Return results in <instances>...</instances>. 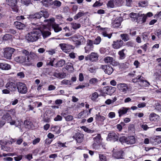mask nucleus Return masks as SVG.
<instances>
[{"label": "nucleus", "instance_id": "f257e3e1", "mask_svg": "<svg viewBox=\"0 0 161 161\" xmlns=\"http://www.w3.org/2000/svg\"><path fill=\"white\" fill-rule=\"evenodd\" d=\"M31 26L33 30L27 34L26 38L28 41L34 42L37 40L41 36V31L39 29L40 27L37 24L31 23Z\"/></svg>", "mask_w": 161, "mask_h": 161}, {"label": "nucleus", "instance_id": "f03ea898", "mask_svg": "<svg viewBox=\"0 0 161 161\" xmlns=\"http://www.w3.org/2000/svg\"><path fill=\"white\" fill-rule=\"evenodd\" d=\"M14 59L17 62L20 64L25 63L26 64L29 66L33 64V60L30 59L29 56L27 57V59H26V58L24 56H19L15 57Z\"/></svg>", "mask_w": 161, "mask_h": 161}, {"label": "nucleus", "instance_id": "7ed1b4c3", "mask_svg": "<svg viewBox=\"0 0 161 161\" xmlns=\"http://www.w3.org/2000/svg\"><path fill=\"white\" fill-rule=\"evenodd\" d=\"M42 16L45 18H48L49 16L48 13L45 10H43L38 13L30 15L28 17L29 19H38L41 18Z\"/></svg>", "mask_w": 161, "mask_h": 161}, {"label": "nucleus", "instance_id": "20e7f679", "mask_svg": "<svg viewBox=\"0 0 161 161\" xmlns=\"http://www.w3.org/2000/svg\"><path fill=\"white\" fill-rule=\"evenodd\" d=\"M17 89L18 92L21 94H25L27 92L26 85L22 82H19L17 83Z\"/></svg>", "mask_w": 161, "mask_h": 161}, {"label": "nucleus", "instance_id": "39448f33", "mask_svg": "<svg viewBox=\"0 0 161 161\" xmlns=\"http://www.w3.org/2000/svg\"><path fill=\"white\" fill-rule=\"evenodd\" d=\"M14 49L11 47H6L4 49L3 55L5 58L8 59H11L12 55L14 52Z\"/></svg>", "mask_w": 161, "mask_h": 161}, {"label": "nucleus", "instance_id": "423d86ee", "mask_svg": "<svg viewBox=\"0 0 161 161\" xmlns=\"http://www.w3.org/2000/svg\"><path fill=\"white\" fill-rule=\"evenodd\" d=\"M99 55L97 53L92 52L90 54L88 55L85 57L86 60H90L92 62H96L98 60Z\"/></svg>", "mask_w": 161, "mask_h": 161}, {"label": "nucleus", "instance_id": "0eeeda50", "mask_svg": "<svg viewBox=\"0 0 161 161\" xmlns=\"http://www.w3.org/2000/svg\"><path fill=\"white\" fill-rule=\"evenodd\" d=\"M6 2L8 5L11 7L14 11L18 12V8L17 4V0H6Z\"/></svg>", "mask_w": 161, "mask_h": 161}, {"label": "nucleus", "instance_id": "6e6552de", "mask_svg": "<svg viewBox=\"0 0 161 161\" xmlns=\"http://www.w3.org/2000/svg\"><path fill=\"white\" fill-rule=\"evenodd\" d=\"M119 91L123 94L126 93L129 90L127 84L124 83H120L117 85V86Z\"/></svg>", "mask_w": 161, "mask_h": 161}, {"label": "nucleus", "instance_id": "1a4fd4ad", "mask_svg": "<svg viewBox=\"0 0 161 161\" xmlns=\"http://www.w3.org/2000/svg\"><path fill=\"white\" fill-rule=\"evenodd\" d=\"M59 46L61 49L65 53H67L70 51L71 49L74 48V46L67 44L61 43Z\"/></svg>", "mask_w": 161, "mask_h": 161}, {"label": "nucleus", "instance_id": "9d476101", "mask_svg": "<svg viewBox=\"0 0 161 161\" xmlns=\"http://www.w3.org/2000/svg\"><path fill=\"white\" fill-rule=\"evenodd\" d=\"M2 119L8 123H9L11 125H16V122L15 121L12 120V118L9 114L7 113L4 114L2 117Z\"/></svg>", "mask_w": 161, "mask_h": 161}, {"label": "nucleus", "instance_id": "9b49d317", "mask_svg": "<svg viewBox=\"0 0 161 161\" xmlns=\"http://www.w3.org/2000/svg\"><path fill=\"white\" fill-rule=\"evenodd\" d=\"M114 87L108 86L104 87L103 89V92L108 95H111L115 91Z\"/></svg>", "mask_w": 161, "mask_h": 161}, {"label": "nucleus", "instance_id": "f8f14e48", "mask_svg": "<svg viewBox=\"0 0 161 161\" xmlns=\"http://www.w3.org/2000/svg\"><path fill=\"white\" fill-rule=\"evenodd\" d=\"M118 134L112 132L109 133L107 138V140L108 141H112L115 142L118 140L119 137Z\"/></svg>", "mask_w": 161, "mask_h": 161}, {"label": "nucleus", "instance_id": "ddd939ff", "mask_svg": "<svg viewBox=\"0 0 161 161\" xmlns=\"http://www.w3.org/2000/svg\"><path fill=\"white\" fill-rule=\"evenodd\" d=\"M5 87L11 92H14L16 91L17 84L14 82H9L6 84Z\"/></svg>", "mask_w": 161, "mask_h": 161}, {"label": "nucleus", "instance_id": "4468645a", "mask_svg": "<svg viewBox=\"0 0 161 161\" xmlns=\"http://www.w3.org/2000/svg\"><path fill=\"white\" fill-rule=\"evenodd\" d=\"M83 134L77 132L73 136V138L76 141V142L78 143H81L84 140Z\"/></svg>", "mask_w": 161, "mask_h": 161}, {"label": "nucleus", "instance_id": "2eb2a0df", "mask_svg": "<svg viewBox=\"0 0 161 161\" xmlns=\"http://www.w3.org/2000/svg\"><path fill=\"white\" fill-rule=\"evenodd\" d=\"M100 68H102L104 72L108 75L111 74L113 71V69L111 66L109 65H101Z\"/></svg>", "mask_w": 161, "mask_h": 161}, {"label": "nucleus", "instance_id": "dca6fc26", "mask_svg": "<svg viewBox=\"0 0 161 161\" xmlns=\"http://www.w3.org/2000/svg\"><path fill=\"white\" fill-rule=\"evenodd\" d=\"M123 44V42L122 40H118L113 42L112 46L114 48L118 49L121 47Z\"/></svg>", "mask_w": 161, "mask_h": 161}, {"label": "nucleus", "instance_id": "f3484780", "mask_svg": "<svg viewBox=\"0 0 161 161\" xmlns=\"http://www.w3.org/2000/svg\"><path fill=\"white\" fill-rule=\"evenodd\" d=\"M122 21V18L120 17L117 18L112 23L113 27L117 28L119 26Z\"/></svg>", "mask_w": 161, "mask_h": 161}, {"label": "nucleus", "instance_id": "a211bd4d", "mask_svg": "<svg viewBox=\"0 0 161 161\" xmlns=\"http://www.w3.org/2000/svg\"><path fill=\"white\" fill-rule=\"evenodd\" d=\"M139 15V14H138ZM147 19V16L144 14H142L140 15H138L136 19V21L138 23H142L146 22Z\"/></svg>", "mask_w": 161, "mask_h": 161}, {"label": "nucleus", "instance_id": "6ab92c4d", "mask_svg": "<svg viewBox=\"0 0 161 161\" xmlns=\"http://www.w3.org/2000/svg\"><path fill=\"white\" fill-rule=\"evenodd\" d=\"M98 29L99 30L104 31L102 33L103 36L104 37H107L108 38H110L111 37L112 34L111 33L108 34L107 31H106L107 28H103L100 27V26L98 27Z\"/></svg>", "mask_w": 161, "mask_h": 161}, {"label": "nucleus", "instance_id": "aec40b11", "mask_svg": "<svg viewBox=\"0 0 161 161\" xmlns=\"http://www.w3.org/2000/svg\"><path fill=\"white\" fill-rule=\"evenodd\" d=\"M130 108H128L123 107L120 108L118 110V113L119 117L121 116L122 115L126 114L127 111L130 110Z\"/></svg>", "mask_w": 161, "mask_h": 161}, {"label": "nucleus", "instance_id": "412c9836", "mask_svg": "<svg viewBox=\"0 0 161 161\" xmlns=\"http://www.w3.org/2000/svg\"><path fill=\"white\" fill-rule=\"evenodd\" d=\"M126 142L127 144H133L136 143V139L134 136H129L127 137V141Z\"/></svg>", "mask_w": 161, "mask_h": 161}, {"label": "nucleus", "instance_id": "4be33fe9", "mask_svg": "<svg viewBox=\"0 0 161 161\" xmlns=\"http://www.w3.org/2000/svg\"><path fill=\"white\" fill-rule=\"evenodd\" d=\"M60 127L58 125H53L51 127L52 131L54 132L57 134H59L61 133Z\"/></svg>", "mask_w": 161, "mask_h": 161}, {"label": "nucleus", "instance_id": "5701e85b", "mask_svg": "<svg viewBox=\"0 0 161 161\" xmlns=\"http://www.w3.org/2000/svg\"><path fill=\"white\" fill-rule=\"evenodd\" d=\"M105 117L100 115L99 113L96 115L95 119L98 122L102 123L105 119Z\"/></svg>", "mask_w": 161, "mask_h": 161}, {"label": "nucleus", "instance_id": "b1692460", "mask_svg": "<svg viewBox=\"0 0 161 161\" xmlns=\"http://www.w3.org/2000/svg\"><path fill=\"white\" fill-rule=\"evenodd\" d=\"M159 117V115L154 113H151L149 115V119L151 121H155Z\"/></svg>", "mask_w": 161, "mask_h": 161}, {"label": "nucleus", "instance_id": "393cba45", "mask_svg": "<svg viewBox=\"0 0 161 161\" xmlns=\"http://www.w3.org/2000/svg\"><path fill=\"white\" fill-rule=\"evenodd\" d=\"M123 153V151L120 150L114 153H113V156L114 158L117 159L122 158Z\"/></svg>", "mask_w": 161, "mask_h": 161}, {"label": "nucleus", "instance_id": "a878e982", "mask_svg": "<svg viewBox=\"0 0 161 161\" xmlns=\"http://www.w3.org/2000/svg\"><path fill=\"white\" fill-rule=\"evenodd\" d=\"M52 27L54 31L55 32H58L62 30V28L59 26V25L55 23H53L52 25Z\"/></svg>", "mask_w": 161, "mask_h": 161}, {"label": "nucleus", "instance_id": "bb28decb", "mask_svg": "<svg viewBox=\"0 0 161 161\" xmlns=\"http://www.w3.org/2000/svg\"><path fill=\"white\" fill-rule=\"evenodd\" d=\"M142 78H143V77H142L139 84L142 87L148 86L150 85L149 83L146 80H144L142 79Z\"/></svg>", "mask_w": 161, "mask_h": 161}, {"label": "nucleus", "instance_id": "cd10ccee", "mask_svg": "<svg viewBox=\"0 0 161 161\" xmlns=\"http://www.w3.org/2000/svg\"><path fill=\"white\" fill-rule=\"evenodd\" d=\"M66 113L63 112L62 115L65 119V120L67 121H69L72 120L73 119V117L71 115H67Z\"/></svg>", "mask_w": 161, "mask_h": 161}, {"label": "nucleus", "instance_id": "c85d7f7f", "mask_svg": "<svg viewBox=\"0 0 161 161\" xmlns=\"http://www.w3.org/2000/svg\"><path fill=\"white\" fill-rule=\"evenodd\" d=\"M11 68L10 65L8 64L0 63V69L2 70H8Z\"/></svg>", "mask_w": 161, "mask_h": 161}, {"label": "nucleus", "instance_id": "c756f323", "mask_svg": "<svg viewBox=\"0 0 161 161\" xmlns=\"http://www.w3.org/2000/svg\"><path fill=\"white\" fill-rule=\"evenodd\" d=\"M14 24L16 28L19 30L23 29L25 27V25L19 22H15Z\"/></svg>", "mask_w": 161, "mask_h": 161}, {"label": "nucleus", "instance_id": "7c9ffc66", "mask_svg": "<svg viewBox=\"0 0 161 161\" xmlns=\"http://www.w3.org/2000/svg\"><path fill=\"white\" fill-rule=\"evenodd\" d=\"M65 68L70 72H73L74 70V68L72 64L70 63H67Z\"/></svg>", "mask_w": 161, "mask_h": 161}, {"label": "nucleus", "instance_id": "2f4dec72", "mask_svg": "<svg viewBox=\"0 0 161 161\" xmlns=\"http://www.w3.org/2000/svg\"><path fill=\"white\" fill-rule=\"evenodd\" d=\"M161 138V136H157L153 139L152 142L153 144L154 145H157L160 143L161 141L160 138Z\"/></svg>", "mask_w": 161, "mask_h": 161}, {"label": "nucleus", "instance_id": "473e14b6", "mask_svg": "<svg viewBox=\"0 0 161 161\" xmlns=\"http://www.w3.org/2000/svg\"><path fill=\"white\" fill-rule=\"evenodd\" d=\"M87 13V12L84 13L83 12H79L75 16H74V19L76 20L81 17L85 15Z\"/></svg>", "mask_w": 161, "mask_h": 161}, {"label": "nucleus", "instance_id": "72a5a7b5", "mask_svg": "<svg viewBox=\"0 0 161 161\" xmlns=\"http://www.w3.org/2000/svg\"><path fill=\"white\" fill-rule=\"evenodd\" d=\"M98 81L99 80L98 79L95 78H93L90 80L89 82L91 84L94 86L97 85Z\"/></svg>", "mask_w": 161, "mask_h": 161}, {"label": "nucleus", "instance_id": "f704fd0d", "mask_svg": "<svg viewBox=\"0 0 161 161\" xmlns=\"http://www.w3.org/2000/svg\"><path fill=\"white\" fill-rule=\"evenodd\" d=\"M153 107L158 112H161V104L158 102H156L153 105Z\"/></svg>", "mask_w": 161, "mask_h": 161}, {"label": "nucleus", "instance_id": "c9c22d12", "mask_svg": "<svg viewBox=\"0 0 161 161\" xmlns=\"http://www.w3.org/2000/svg\"><path fill=\"white\" fill-rule=\"evenodd\" d=\"M125 50V49H123L119 52L118 54L119 56V58L120 59H123L125 58V55L124 53V52Z\"/></svg>", "mask_w": 161, "mask_h": 161}, {"label": "nucleus", "instance_id": "e433bc0d", "mask_svg": "<svg viewBox=\"0 0 161 161\" xmlns=\"http://www.w3.org/2000/svg\"><path fill=\"white\" fill-rule=\"evenodd\" d=\"M65 64V61L64 60H61L58 61L54 65L55 67H62Z\"/></svg>", "mask_w": 161, "mask_h": 161}, {"label": "nucleus", "instance_id": "4c0bfd02", "mask_svg": "<svg viewBox=\"0 0 161 161\" xmlns=\"http://www.w3.org/2000/svg\"><path fill=\"white\" fill-rule=\"evenodd\" d=\"M120 36L122 40L124 42H126L129 40V36L126 34H122L120 35Z\"/></svg>", "mask_w": 161, "mask_h": 161}, {"label": "nucleus", "instance_id": "58836bf2", "mask_svg": "<svg viewBox=\"0 0 161 161\" xmlns=\"http://www.w3.org/2000/svg\"><path fill=\"white\" fill-rule=\"evenodd\" d=\"M104 62L107 63L111 64L113 61V58L110 57H107L104 59Z\"/></svg>", "mask_w": 161, "mask_h": 161}, {"label": "nucleus", "instance_id": "ea45409f", "mask_svg": "<svg viewBox=\"0 0 161 161\" xmlns=\"http://www.w3.org/2000/svg\"><path fill=\"white\" fill-rule=\"evenodd\" d=\"M107 7L113 8L115 6L114 0H110L107 4Z\"/></svg>", "mask_w": 161, "mask_h": 161}, {"label": "nucleus", "instance_id": "a19ab883", "mask_svg": "<svg viewBox=\"0 0 161 161\" xmlns=\"http://www.w3.org/2000/svg\"><path fill=\"white\" fill-rule=\"evenodd\" d=\"M101 139V137L100 134H97L93 138L94 142L99 143H100V141Z\"/></svg>", "mask_w": 161, "mask_h": 161}, {"label": "nucleus", "instance_id": "79ce46f5", "mask_svg": "<svg viewBox=\"0 0 161 161\" xmlns=\"http://www.w3.org/2000/svg\"><path fill=\"white\" fill-rule=\"evenodd\" d=\"M153 76L156 80H161V71H159L154 74Z\"/></svg>", "mask_w": 161, "mask_h": 161}, {"label": "nucleus", "instance_id": "37998d69", "mask_svg": "<svg viewBox=\"0 0 161 161\" xmlns=\"http://www.w3.org/2000/svg\"><path fill=\"white\" fill-rule=\"evenodd\" d=\"M98 96V93L97 92H95L92 94L91 98L92 101H95L97 100Z\"/></svg>", "mask_w": 161, "mask_h": 161}, {"label": "nucleus", "instance_id": "c03bdc74", "mask_svg": "<svg viewBox=\"0 0 161 161\" xmlns=\"http://www.w3.org/2000/svg\"><path fill=\"white\" fill-rule=\"evenodd\" d=\"M24 124L25 127L30 129L31 128L32 124L31 122L28 120H26L24 122Z\"/></svg>", "mask_w": 161, "mask_h": 161}, {"label": "nucleus", "instance_id": "a18cd8bd", "mask_svg": "<svg viewBox=\"0 0 161 161\" xmlns=\"http://www.w3.org/2000/svg\"><path fill=\"white\" fill-rule=\"evenodd\" d=\"M71 24L73 28L75 30L79 28L80 27V25L79 23H72Z\"/></svg>", "mask_w": 161, "mask_h": 161}, {"label": "nucleus", "instance_id": "49530a36", "mask_svg": "<svg viewBox=\"0 0 161 161\" xmlns=\"http://www.w3.org/2000/svg\"><path fill=\"white\" fill-rule=\"evenodd\" d=\"M85 52L86 53H88L90 52L93 50V47H92L86 45L85 48Z\"/></svg>", "mask_w": 161, "mask_h": 161}, {"label": "nucleus", "instance_id": "de8ad7c7", "mask_svg": "<svg viewBox=\"0 0 161 161\" xmlns=\"http://www.w3.org/2000/svg\"><path fill=\"white\" fill-rule=\"evenodd\" d=\"M55 60V58H49L47 60V63L48 65H50L52 66H54L53 63Z\"/></svg>", "mask_w": 161, "mask_h": 161}, {"label": "nucleus", "instance_id": "09e8293b", "mask_svg": "<svg viewBox=\"0 0 161 161\" xmlns=\"http://www.w3.org/2000/svg\"><path fill=\"white\" fill-rule=\"evenodd\" d=\"M101 41V38L99 36H97L93 41L94 44L96 45L99 44Z\"/></svg>", "mask_w": 161, "mask_h": 161}, {"label": "nucleus", "instance_id": "8fccbe9b", "mask_svg": "<svg viewBox=\"0 0 161 161\" xmlns=\"http://www.w3.org/2000/svg\"><path fill=\"white\" fill-rule=\"evenodd\" d=\"M42 36L44 38H46L49 36L51 34V33L47 31H44L42 32H41Z\"/></svg>", "mask_w": 161, "mask_h": 161}, {"label": "nucleus", "instance_id": "3c124183", "mask_svg": "<svg viewBox=\"0 0 161 161\" xmlns=\"http://www.w3.org/2000/svg\"><path fill=\"white\" fill-rule=\"evenodd\" d=\"M138 14H137L133 13H131L130 14V15L131 18H133L134 19V20H136V19H137V18L138 16Z\"/></svg>", "mask_w": 161, "mask_h": 161}, {"label": "nucleus", "instance_id": "603ef678", "mask_svg": "<svg viewBox=\"0 0 161 161\" xmlns=\"http://www.w3.org/2000/svg\"><path fill=\"white\" fill-rule=\"evenodd\" d=\"M62 83L66 85H72L71 81L69 80H64L62 81Z\"/></svg>", "mask_w": 161, "mask_h": 161}, {"label": "nucleus", "instance_id": "864d4df0", "mask_svg": "<svg viewBox=\"0 0 161 161\" xmlns=\"http://www.w3.org/2000/svg\"><path fill=\"white\" fill-rule=\"evenodd\" d=\"M127 139V137L124 136H122L119 138V141L122 144L124 143H126Z\"/></svg>", "mask_w": 161, "mask_h": 161}, {"label": "nucleus", "instance_id": "5fc2aeb1", "mask_svg": "<svg viewBox=\"0 0 161 161\" xmlns=\"http://www.w3.org/2000/svg\"><path fill=\"white\" fill-rule=\"evenodd\" d=\"M141 76H138L137 78L133 79L132 80V81L134 83L138 82V83H140V81L141 79Z\"/></svg>", "mask_w": 161, "mask_h": 161}, {"label": "nucleus", "instance_id": "6e6d98bb", "mask_svg": "<svg viewBox=\"0 0 161 161\" xmlns=\"http://www.w3.org/2000/svg\"><path fill=\"white\" fill-rule=\"evenodd\" d=\"M53 3L54 5L57 7H60L61 5V2L59 1L55 0Z\"/></svg>", "mask_w": 161, "mask_h": 161}, {"label": "nucleus", "instance_id": "4d7b16f0", "mask_svg": "<svg viewBox=\"0 0 161 161\" xmlns=\"http://www.w3.org/2000/svg\"><path fill=\"white\" fill-rule=\"evenodd\" d=\"M114 2L116 6H120L122 3V0H114Z\"/></svg>", "mask_w": 161, "mask_h": 161}, {"label": "nucleus", "instance_id": "13d9d810", "mask_svg": "<svg viewBox=\"0 0 161 161\" xmlns=\"http://www.w3.org/2000/svg\"><path fill=\"white\" fill-rule=\"evenodd\" d=\"M94 42L91 40H88L86 42V45L92 47H94Z\"/></svg>", "mask_w": 161, "mask_h": 161}, {"label": "nucleus", "instance_id": "bf43d9fd", "mask_svg": "<svg viewBox=\"0 0 161 161\" xmlns=\"http://www.w3.org/2000/svg\"><path fill=\"white\" fill-rule=\"evenodd\" d=\"M27 56H29L30 59H32L33 60H33L32 58H34L36 57V55L33 52H30L29 55Z\"/></svg>", "mask_w": 161, "mask_h": 161}, {"label": "nucleus", "instance_id": "052dcab7", "mask_svg": "<svg viewBox=\"0 0 161 161\" xmlns=\"http://www.w3.org/2000/svg\"><path fill=\"white\" fill-rule=\"evenodd\" d=\"M12 38V36L9 34H6L3 36V39L5 40H8Z\"/></svg>", "mask_w": 161, "mask_h": 161}, {"label": "nucleus", "instance_id": "680f3d73", "mask_svg": "<svg viewBox=\"0 0 161 161\" xmlns=\"http://www.w3.org/2000/svg\"><path fill=\"white\" fill-rule=\"evenodd\" d=\"M99 156L100 161H106V157L104 155L100 154H99Z\"/></svg>", "mask_w": 161, "mask_h": 161}, {"label": "nucleus", "instance_id": "e2e57ef3", "mask_svg": "<svg viewBox=\"0 0 161 161\" xmlns=\"http://www.w3.org/2000/svg\"><path fill=\"white\" fill-rule=\"evenodd\" d=\"M142 38L144 41H147L148 40V35L146 33H144L142 34Z\"/></svg>", "mask_w": 161, "mask_h": 161}, {"label": "nucleus", "instance_id": "0e129e2a", "mask_svg": "<svg viewBox=\"0 0 161 161\" xmlns=\"http://www.w3.org/2000/svg\"><path fill=\"white\" fill-rule=\"evenodd\" d=\"M85 111H83L80 113L78 115V118L80 119L84 117V116L83 114L85 113Z\"/></svg>", "mask_w": 161, "mask_h": 161}, {"label": "nucleus", "instance_id": "69168bd1", "mask_svg": "<svg viewBox=\"0 0 161 161\" xmlns=\"http://www.w3.org/2000/svg\"><path fill=\"white\" fill-rule=\"evenodd\" d=\"M108 116L109 118L112 119L115 117V114L114 112H110L108 114Z\"/></svg>", "mask_w": 161, "mask_h": 161}, {"label": "nucleus", "instance_id": "338daca9", "mask_svg": "<svg viewBox=\"0 0 161 161\" xmlns=\"http://www.w3.org/2000/svg\"><path fill=\"white\" fill-rule=\"evenodd\" d=\"M62 117L60 115H58L54 119V120L55 121H59L62 120Z\"/></svg>", "mask_w": 161, "mask_h": 161}, {"label": "nucleus", "instance_id": "774afa93", "mask_svg": "<svg viewBox=\"0 0 161 161\" xmlns=\"http://www.w3.org/2000/svg\"><path fill=\"white\" fill-rule=\"evenodd\" d=\"M155 35L158 36V38H161V30H158L155 33Z\"/></svg>", "mask_w": 161, "mask_h": 161}]
</instances>
